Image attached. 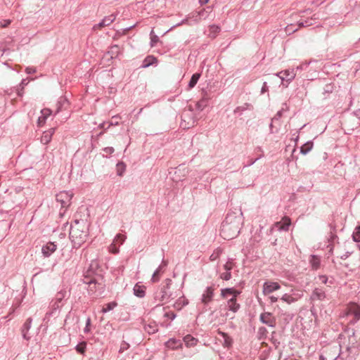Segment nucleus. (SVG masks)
<instances>
[{
  "instance_id": "obj_1",
  "label": "nucleus",
  "mask_w": 360,
  "mask_h": 360,
  "mask_svg": "<svg viewBox=\"0 0 360 360\" xmlns=\"http://www.w3.org/2000/svg\"><path fill=\"white\" fill-rule=\"evenodd\" d=\"M82 281L88 285L86 290L89 295L94 299L101 297L105 291L102 270L99 269L96 261L91 262L84 273Z\"/></svg>"
},
{
  "instance_id": "obj_2",
  "label": "nucleus",
  "mask_w": 360,
  "mask_h": 360,
  "mask_svg": "<svg viewBox=\"0 0 360 360\" xmlns=\"http://www.w3.org/2000/svg\"><path fill=\"white\" fill-rule=\"evenodd\" d=\"M243 225V217L241 210L229 212L221 224L220 234L226 240L236 238Z\"/></svg>"
},
{
  "instance_id": "obj_3",
  "label": "nucleus",
  "mask_w": 360,
  "mask_h": 360,
  "mask_svg": "<svg viewBox=\"0 0 360 360\" xmlns=\"http://www.w3.org/2000/svg\"><path fill=\"white\" fill-rule=\"evenodd\" d=\"M88 237V226L85 220L75 219L70 226V238L75 248L84 243Z\"/></svg>"
},
{
  "instance_id": "obj_4",
  "label": "nucleus",
  "mask_w": 360,
  "mask_h": 360,
  "mask_svg": "<svg viewBox=\"0 0 360 360\" xmlns=\"http://www.w3.org/2000/svg\"><path fill=\"white\" fill-rule=\"evenodd\" d=\"M68 295V292L66 289L63 288L58 291L55 297L51 300L49 304V310L46 313L44 320H49V318L55 314V312L60 309L65 304V298Z\"/></svg>"
},
{
  "instance_id": "obj_5",
  "label": "nucleus",
  "mask_w": 360,
  "mask_h": 360,
  "mask_svg": "<svg viewBox=\"0 0 360 360\" xmlns=\"http://www.w3.org/2000/svg\"><path fill=\"white\" fill-rule=\"evenodd\" d=\"M169 286L170 284L167 283V285L158 288L154 292L153 298L155 300V302H158L156 306L163 304L164 303H167L174 299L172 292L169 291Z\"/></svg>"
},
{
  "instance_id": "obj_6",
  "label": "nucleus",
  "mask_w": 360,
  "mask_h": 360,
  "mask_svg": "<svg viewBox=\"0 0 360 360\" xmlns=\"http://www.w3.org/2000/svg\"><path fill=\"white\" fill-rule=\"evenodd\" d=\"M73 197L72 191H60L56 195V199L63 208L68 207L71 204V200Z\"/></svg>"
},
{
  "instance_id": "obj_7",
  "label": "nucleus",
  "mask_w": 360,
  "mask_h": 360,
  "mask_svg": "<svg viewBox=\"0 0 360 360\" xmlns=\"http://www.w3.org/2000/svg\"><path fill=\"white\" fill-rule=\"evenodd\" d=\"M195 120L193 117L192 111H184L181 115V122L180 126L184 129H190L195 126Z\"/></svg>"
},
{
  "instance_id": "obj_8",
  "label": "nucleus",
  "mask_w": 360,
  "mask_h": 360,
  "mask_svg": "<svg viewBox=\"0 0 360 360\" xmlns=\"http://www.w3.org/2000/svg\"><path fill=\"white\" fill-rule=\"evenodd\" d=\"M282 72H284V77H281V84L285 87H288V84L295 79L296 72L294 69L285 70Z\"/></svg>"
},
{
  "instance_id": "obj_9",
  "label": "nucleus",
  "mask_w": 360,
  "mask_h": 360,
  "mask_svg": "<svg viewBox=\"0 0 360 360\" xmlns=\"http://www.w3.org/2000/svg\"><path fill=\"white\" fill-rule=\"evenodd\" d=\"M259 320L262 323H264L270 327L276 326V319L269 312L262 313L259 316Z\"/></svg>"
},
{
  "instance_id": "obj_10",
  "label": "nucleus",
  "mask_w": 360,
  "mask_h": 360,
  "mask_svg": "<svg viewBox=\"0 0 360 360\" xmlns=\"http://www.w3.org/2000/svg\"><path fill=\"white\" fill-rule=\"evenodd\" d=\"M310 299L313 302L323 301L326 299V292L322 288H316L311 292Z\"/></svg>"
},
{
  "instance_id": "obj_11",
  "label": "nucleus",
  "mask_w": 360,
  "mask_h": 360,
  "mask_svg": "<svg viewBox=\"0 0 360 360\" xmlns=\"http://www.w3.org/2000/svg\"><path fill=\"white\" fill-rule=\"evenodd\" d=\"M280 288L281 285L278 283L267 281L263 285V293L264 295H268Z\"/></svg>"
},
{
  "instance_id": "obj_12",
  "label": "nucleus",
  "mask_w": 360,
  "mask_h": 360,
  "mask_svg": "<svg viewBox=\"0 0 360 360\" xmlns=\"http://www.w3.org/2000/svg\"><path fill=\"white\" fill-rule=\"evenodd\" d=\"M213 297L214 288L212 286L207 287L202 295L201 302L206 305L212 301Z\"/></svg>"
},
{
  "instance_id": "obj_13",
  "label": "nucleus",
  "mask_w": 360,
  "mask_h": 360,
  "mask_svg": "<svg viewBox=\"0 0 360 360\" xmlns=\"http://www.w3.org/2000/svg\"><path fill=\"white\" fill-rule=\"evenodd\" d=\"M56 249L57 245L53 243L49 242L42 246L41 252L44 257H48L53 254Z\"/></svg>"
},
{
  "instance_id": "obj_14",
  "label": "nucleus",
  "mask_w": 360,
  "mask_h": 360,
  "mask_svg": "<svg viewBox=\"0 0 360 360\" xmlns=\"http://www.w3.org/2000/svg\"><path fill=\"white\" fill-rule=\"evenodd\" d=\"M116 16L114 14H111L108 16H105L99 23L94 26V29H100L105 26L110 25L115 20Z\"/></svg>"
},
{
  "instance_id": "obj_15",
  "label": "nucleus",
  "mask_w": 360,
  "mask_h": 360,
  "mask_svg": "<svg viewBox=\"0 0 360 360\" xmlns=\"http://www.w3.org/2000/svg\"><path fill=\"white\" fill-rule=\"evenodd\" d=\"M349 315H352L353 319L350 321V323H354L360 319V307L358 305H353L349 307Z\"/></svg>"
},
{
  "instance_id": "obj_16",
  "label": "nucleus",
  "mask_w": 360,
  "mask_h": 360,
  "mask_svg": "<svg viewBox=\"0 0 360 360\" xmlns=\"http://www.w3.org/2000/svg\"><path fill=\"white\" fill-rule=\"evenodd\" d=\"M201 99L197 103L196 107L199 110H203L208 103L210 96L207 91H203Z\"/></svg>"
},
{
  "instance_id": "obj_17",
  "label": "nucleus",
  "mask_w": 360,
  "mask_h": 360,
  "mask_svg": "<svg viewBox=\"0 0 360 360\" xmlns=\"http://www.w3.org/2000/svg\"><path fill=\"white\" fill-rule=\"evenodd\" d=\"M68 106H69L68 100L64 96L60 97L57 102V108H56L55 114L58 113L59 112L62 111L63 110H66L68 108Z\"/></svg>"
},
{
  "instance_id": "obj_18",
  "label": "nucleus",
  "mask_w": 360,
  "mask_h": 360,
  "mask_svg": "<svg viewBox=\"0 0 360 360\" xmlns=\"http://www.w3.org/2000/svg\"><path fill=\"white\" fill-rule=\"evenodd\" d=\"M226 307L229 311L233 313H236L240 308V305L237 302L236 298L228 299Z\"/></svg>"
},
{
  "instance_id": "obj_19",
  "label": "nucleus",
  "mask_w": 360,
  "mask_h": 360,
  "mask_svg": "<svg viewBox=\"0 0 360 360\" xmlns=\"http://www.w3.org/2000/svg\"><path fill=\"white\" fill-rule=\"evenodd\" d=\"M32 321V318H28L22 328V338L27 340H29L31 338L30 335H28V331L31 328Z\"/></svg>"
},
{
  "instance_id": "obj_20",
  "label": "nucleus",
  "mask_w": 360,
  "mask_h": 360,
  "mask_svg": "<svg viewBox=\"0 0 360 360\" xmlns=\"http://www.w3.org/2000/svg\"><path fill=\"white\" fill-rule=\"evenodd\" d=\"M54 131V128H51L48 131H44L41 137V142L44 145L48 144L51 141Z\"/></svg>"
},
{
  "instance_id": "obj_21",
  "label": "nucleus",
  "mask_w": 360,
  "mask_h": 360,
  "mask_svg": "<svg viewBox=\"0 0 360 360\" xmlns=\"http://www.w3.org/2000/svg\"><path fill=\"white\" fill-rule=\"evenodd\" d=\"M134 294L138 297L142 298L146 295V287L139 283H136L134 287Z\"/></svg>"
},
{
  "instance_id": "obj_22",
  "label": "nucleus",
  "mask_w": 360,
  "mask_h": 360,
  "mask_svg": "<svg viewBox=\"0 0 360 360\" xmlns=\"http://www.w3.org/2000/svg\"><path fill=\"white\" fill-rule=\"evenodd\" d=\"M219 335H220L223 338V345L226 347H230L233 344V339L226 333L222 331H219Z\"/></svg>"
},
{
  "instance_id": "obj_23",
  "label": "nucleus",
  "mask_w": 360,
  "mask_h": 360,
  "mask_svg": "<svg viewBox=\"0 0 360 360\" xmlns=\"http://www.w3.org/2000/svg\"><path fill=\"white\" fill-rule=\"evenodd\" d=\"M291 221L289 217H285L283 218L282 223L277 222L276 224V226H280L279 229L283 231H288L289 229V226H290Z\"/></svg>"
},
{
  "instance_id": "obj_24",
  "label": "nucleus",
  "mask_w": 360,
  "mask_h": 360,
  "mask_svg": "<svg viewBox=\"0 0 360 360\" xmlns=\"http://www.w3.org/2000/svg\"><path fill=\"white\" fill-rule=\"evenodd\" d=\"M314 143L311 141H309L302 145L300 148V153L302 155H307L313 148Z\"/></svg>"
},
{
  "instance_id": "obj_25",
  "label": "nucleus",
  "mask_w": 360,
  "mask_h": 360,
  "mask_svg": "<svg viewBox=\"0 0 360 360\" xmlns=\"http://www.w3.org/2000/svg\"><path fill=\"white\" fill-rule=\"evenodd\" d=\"M120 51L121 50L119 46L113 45L110 48V50L108 51V54L110 55L111 58H113L117 57Z\"/></svg>"
},
{
  "instance_id": "obj_26",
  "label": "nucleus",
  "mask_w": 360,
  "mask_h": 360,
  "mask_svg": "<svg viewBox=\"0 0 360 360\" xmlns=\"http://www.w3.org/2000/svg\"><path fill=\"white\" fill-rule=\"evenodd\" d=\"M157 63V59L153 56H148L143 61L142 68H148Z\"/></svg>"
},
{
  "instance_id": "obj_27",
  "label": "nucleus",
  "mask_w": 360,
  "mask_h": 360,
  "mask_svg": "<svg viewBox=\"0 0 360 360\" xmlns=\"http://www.w3.org/2000/svg\"><path fill=\"white\" fill-rule=\"evenodd\" d=\"M184 341L187 346H194L197 344L198 340L191 335H187L184 338Z\"/></svg>"
},
{
  "instance_id": "obj_28",
  "label": "nucleus",
  "mask_w": 360,
  "mask_h": 360,
  "mask_svg": "<svg viewBox=\"0 0 360 360\" xmlns=\"http://www.w3.org/2000/svg\"><path fill=\"white\" fill-rule=\"evenodd\" d=\"M200 73H195V74H193L192 75L189 82H188V88L189 89L193 88L196 85V84H197L198 79H200Z\"/></svg>"
},
{
  "instance_id": "obj_29",
  "label": "nucleus",
  "mask_w": 360,
  "mask_h": 360,
  "mask_svg": "<svg viewBox=\"0 0 360 360\" xmlns=\"http://www.w3.org/2000/svg\"><path fill=\"white\" fill-rule=\"evenodd\" d=\"M233 288H226L221 290V296L224 299H229V296L232 297Z\"/></svg>"
},
{
  "instance_id": "obj_30",
  "label": "nucleus",
  "mask_w": 360,
  "mask_h": 360,
  "mask_svg": "<svg viewBox=\"0 0 360 360\" xmlns=\"http://www.w3.org/2000/svg\"><path fill=\"white\" fill-rule=\"evenodd\" d=\"M212 11V8L210 6H207V8H202L200 11H198L200 16L202 20L206 19L209 16V13Z\"/></svg>"
},
{
  "instance_id": "obj_31",
  "label": "nucleus",
  "mask_w": 360,
  "mask_h": 360,
  "mask_svg": "<svg viewBox=\"0 0 360 360\" xmlns=\"http://www.w3.org/2000/svg\"><path fill=\"white\" fill-rule=\"evenodd\" d=\"M117 303L115 302H111L105 305V307H103L101 312L102 313H107L111 310H112L115 307H117Z\"/></svg>"
},
{
  "instance_id": "obj_32",
  "label": "nucleus",
  "mask_w": 360,
  "mask_h": 360,
  "mask_svg": "<svg viewBox=\"0 0 360 360\" xmlns=\"http://www.w3.org/2000/svg\"><path fill=\"white\" fill-rule=\"evenodd\" d=\"M311 266L314 269H318L320 266V259L316 256H311V259L310 260Z\"/></svg>"
},
{
  "instance_id": "obj_33",
  "label": "nucleus",
  "mask_w": 360,
  "mask_h": 360,
  "mask_svg": "<svg viewBox=\"0 0 360 360\" xmlns=\"http://www.w3.org/2000/svg\"><path fill=\"white\" fill-rule=\"evenodd\" d=\"M86 342H79L76 347L75 349L76 351L82 354H84L86 352Z\"/></svg>"
},
{
  "instance_id": "obj_34",
  "label": "nucleus",
  "mask_w": 360,
  "mask_h": 360,
  "mask_svg": "<svg viewBox=\"0 0 360 360\" xmlns=\"http://www.w3.org/2000/svg\"><path fill=\"white\" fill-rule=\"evenodd\" d=\"M258 338L259 340H264L266 337L268 331L265 327H260L258 329Z\"/></svg>"
},
{
  "instance_id": "obj_35",
  "label": "nucleus",
  "mask_w": 360,
  "mask_h": 360,
  "mask_svg": "<svg viewBox=\"0 0 360 360\" xmlns=\"http://www.w3.org/2000/svg\"><path fill=\"white\" fill-rule=\"evenodd\" d=\"M158 327L155 324H148L145 326V330L149 334H154L158 331Z\"/></svg>"
},
{
  "instance_id": "obj_36",
  "label": "nucleus",
  "mask_w": 360,
  "mask_h": 360,
  "mask_svg": "<svg viewBox=\"0 0 360 360\" xmlns=\"http://www.w3.org/2000/svg\"><path fill=\"white\" fill-rule=\"evenodd\" d=\"M352 238L355 242H360V226L355 228L352 234Z\"/></svg>"
},
{
  "instance_id": "obj_37",
  "label": "nucleus",
  "mask_w": 360,
  "mask_h": 360,
  "mask_svg": "<svg viewBox=\"0 0 360 360\" xmlns=\"http://www.w3.org/2000/svg\"><path fill=\"white\" fill-rule=\"evenodd\" d=\"M28 82L27 79H22L21 83L20 84V86L17 89V94L19 96H22L23 94V89L26 85H27Z\"/></svg>"
},
{
  "instance_id": "obj_38",
  "label": "nucleus",
  "mask_w": 360,
  "mask_h": 360,
  "mask_svg": "<svg viewBox=\"0 0 360 360\" xmlns=\"http://www.w3.org/2000/svg\"><path fill=\"white\" fill-rule=\"evenodd\" d=\"M333 89H334V86H333V84H326L325 86L323 87V94L324 96H326V95H328V94L332 93L333 91ZM326 98V96H324V98Z\"/></svg>"
},
{
  "instance_id": "obj_39",
  "label": "nucleus",
  "mask_w": 360,
  "mask_h": 360,
  "mask_svg": "<svg viewBox=\"0 0 360 360\" xmlns=\"http://www.w3.org/2000/svg\"><path fill=\"white\" fill-rule=\"evenodd\" d=\"M161 272H163V271H162V266H158V268L153 273L151 278L153 283L158 282L159 281V274Z\"/></svg>"
},
{
  "instance_id": "obj_40",
  "label": "nucleus",
  "mask_w": 360,
  "mask_h": 360,
  "mask_svg": "<svg viewBox=\"0 0 360 360\" xmlns=\"http://www.w3.org/2000/svg\"><path fill=\"white\" fill-rule=\"evenodd\" d=\"M189 18L195 23L200 22L202 20L198 11L191 13L189 16Z\"/></svg>"
},
{
  "instance_id": "obj_41",
  "label": "nucleus",
  "mask_w": 360,
  "mask_h": 360,
  "mask_svg": "<svg viewBox=\"0 0 360 360\" xmlns=\"http://www.w3.org/2000/svg\"><path fill=\"white\" fill-rule=\"evenodd\" d=\"M312 19H307L305 20H300L297 22L298 27H309L312 25L311 22Z\"/></svg>"
},
{
  "instance_id": "obj_42",
  "label": "nucleus",
  "mask_w": 360,
  "mask_h": 360,
  "mask_svg": "<svg viewBox=\"0 0 360 360\" xmlns=\"http://www.w3.org/2000/svg\"><path fill=\"white\" fill-rule=\"evenodd\" d=\"M281 300L288 304H291L296 301V299H295L292 295L288 294H284L282 296Z\"/></svg>"
},
{
  "instance_id": "obj_43",
  "label": "nucleus",
  "mask_w": 360,
  "mask_h": 360,
  "mask_svg": "<svg viewBox=\"0 0 360 360\" xmlns=\"http://www.w3.org/2000/svg\"><path fill=\"white\" fill-rule=\"evenodd\" d=\"M117 174L119 176H122L124 171L125 170V165L124 162H118L117 164Z\"/></svg>"
},
{
  "instance_id": "obj_44",
  "label": "nucleus",
  "mask_w": 360,
  "mask_h": 360,
  "mask_svg": "<svg viewBox=\"0 0 360 360\" xmlns=\"http://www.w3.org/2000/svg\"><path fill=\"white\" fill-rule=\"evenodd\" d=\"M42 118L44 120H46L49 116H50L52 113V111L49 108H44L41 111Z\"/></svg>"
},
{
  "instance_id": "obj_45",
  "label": "nucleus",
  "mask_w": 360,
  "mask_h": 360,
  "mask_svg": "<svg viewBox=\"0 0 360 360\" xmlns=\"http://www.w3.org/2000/svg\"><path fill=\"white\" fill-rule=\"evenodd\" d=\"M125 239H126L125 236L119 233L115 236V238L113 240V243H115L119 242L120 244H122Z\"/></svg>"
},
{
  "instance_id": "obj_46",
  "label": "nucleus",
  "mask_w": 360,
  "mask_h": 360,
  "mask_svg": "<svg viewBox=\"0 0 360 360\" xmlns=\"http://www.w3.org/2000/svg\"><path fill=\"white\" fill-rule=\"evenodd\" d=\"M250 107H252V105L250 104V103H245L242 106H238L237 107L235 110H234V112L236 113L238 112V111H244V110H248Z\"/></svg>"
},
{
  "instance_id": "obj_47",
  "label": "nucleus",
  "mask_w": 360,
  "mask_h": 360,
  "mask_svg": "<svg viewBox=\"0 0 360 360\" xmlns=\"http://www.w3.org/2000/svg\"><path fill=\"white\" fill-rule=\"evenodd\" d=\"M220 278L224 281H229L231 278V274L230 271H226L221 274Z\"/></svg>"
},
{
  "instance_id": "obj_48",
  "label": "nucleus",
  "mask_w": 360,
  "mask_h": 360,
  "mask_svg": "<svg viewBox=\"0 0 360 360\" xmlns=\"http://www.w3.org/2000/svg\"><path fill=\"white\" fill-rule=\"evenodd\" d=\"M118 124V122H110V123H102L100 127L101 128H103V129H108L110 126L112 125H117Z\"/></svg>"
},
{
  "instance_id": "obj_49",
  "label": "nucleus",
  "mask_w": 360,
  "mask_h": 360,
  "mask_svg": "<svg viewBox=\"0 0 360 360\" xmlns=\"http://www.w3.org/2000/svg\"><path fill=\"white\" fill-rule=\"evenodd\" d=\"M275 333H276L275 332L272 333V337L271 338V341L272 344L275 346V347L278 348L280 345V342L277 339L274 338V335Z\"/></svg>"
},
{
  "instance_id": "obj_50",
  "label": "nucleus",
  "mask_w": 360,
  "mask_h": 360,
  "mask_svg": "<svg viewBox=\"0 0 360 360\" xmlns=\"http://www.w3.org/2000/svg\"><path fill=\"white\" fill-rule=\"evenodd\" d=\"M91 325V319L89 317L87 319H86V326L84 329V332L85 333H87L89 332L90 330V328H89V326Z\"/></svg>"
},
{
  "instance_id": "obj_51",
  "label": "nucleus",
  "mask_w": 360,
  "mask_h": 360,
  "mask_svg": "<svg viewBox=\"0 0 360 360\" xmlns=\"http://www.w3.org/2000/svg\"><path fill=\"white\" fill-rule=\"evenodd\" d=\"M224 269L226 271H230L232 268H233V264H232V262L229 261L227 262L224 266Z\"/></svg>"
},
{
  "instance_id": "obj_52",
  "label": "nucleus",
  "mask_w": 360,
  "mask_h": 360,
  "mask_svg": "<svg viewBox=\"0 0 360 360\" xmlns=\"http://www.w3.org/2000/svg\"><path fill=\"white\" fill-rule=\"evenodd\" d=\"M282 116V110H279L277 112V113L275 115V116L271 119L272 122H276L278 121Z\"/></svg>"
},
{
  "instance_id": "obj_53",
  "label": "nucleus",
  "mask_w": 360,
  "mask_h": 360,
  "mask_svg": "<svg viewBox=\"0 0 360 360\" xmlns=\"http://www.w3.org/2000/svg\"><path fill=\"white\" fill-rule=\"evenodd\" d=\"M103 152L107 155H110L114 153L115 150L112 147H105L103 149Z\"/></svg>"
},
{
  "instance_id": "obj_54",
  "label": "nucleus",
  "mask_w": 360,
  "mask_h": 360,
  "mask_svg": "<svg viewBox=\"0 0 360 360\" xmlns=\"http://www.w3.org/2000/svg\"><path fill=\"white\" fill-rule=\"evenodd\" d=\"M165 316L170 319L171 320H174L176 317V314L172 311H169V312H166L165 314Z\"/></svg>"
},
{
  "instance_id": "obj_55",
  "label": "nucleus",
  "mask_w": 360,
  "mask_h": 360,
  "mask_svg": "<svg viewBox=\"0 0 360 360\" xmlns=\"http://www.w3.org/2000/svg\"><path fill=\"white\" fill-rule=\"evenodd\" d=\"M11 21L10 20H3L0 21V26L2 27H6L11 24Z\"/></svg>"
},
{
  "instance_id": "obj_56",
  "label": "nucleus",
  "mask_w": 360,
  "mask_h": 360,
  "mask_svg": "<svg viewBox=\"0 0 360 360\" xmlns=\"http://www.w3.org/2000/svg\"><path fill=\"white\" fill-rule=\"evenodd\" d=\"M319 281L322 283H324V284H326L327 282H328V277L325 275H321V276H319Z\"/></svg>"
},
{
  "instance_id": "obj_57",
  "label": "nucleus",
  "mask_w": 360,
  "mask_h": 360,
  "mask_svg": "<svg viewBox=\"0 0 360 360\" xmlns=\"http://www.w3.org/2000/svg\"><path fill=\"white\" fill-rule=\"evenodd\" d=\"M241 293L240 290H236L233 288V294L231 298H236L237 300L238 296Z\"/></svg>"
},
{
  "instance_id": "obj_58",
  "label": "nucleus",
  "mask_w": 360,
  "mask_h": 360,
  "mask_svg": "<svg viewBox=\"0 0 360 360\" xmlns=\"http://www.w3.org/2000/svg\"><path fill=\"white\" fill-rule=\"evenodd\" d=\"M268 90H269V89H268L267 84H266V82H264L263 83V86H262V89H261V94H263L267 92Z\"/></svg>"
},
{
  "instance_id": "obj_59",
  "label": "nucleus",
  "mask_w": 360,
  "mask_h": 360,
  "mask_svg": "<svg viewBox=\"0 0 360 360\" xmlns=\"http://www.w3.org/2000/svg\"><path fill=\"white\" fill-rule=\"evenodd\" d=\"M352 254V252L347 251L345 254L340 256L341 259H347Z\"/></svg>"
},
{
  "instance_id": "obj_60",
  "label": "nucleus",
  "mask_w": 360,
  "mask_h": 360,
  "mask_svg": "<svg viewBox=\"0 0 360 360\" xmlns=\"http://www.w3.org/2000/svg\"><path fill=\"white\" fill-rule=\"evenodd\" d=\"M309 64V63H302L301 65H298L296 69H297V70H304L307 67V65Z\"/></svg>"
},
{
  "instance_id": "obj_61",
  "label": "nucleus",
  "mask_w": 360,
  "mask_h": 360,
  "mask_svg": "<svg viewBox=\"0 0 360 360\" xmlns=\"http://www.w3.org/2000/svg\"><path fill=\"white\" fill-rule=\"evenodd\" d=\"M176 341L174 340H170L167 342V345H168V347H176Z\"/></svg>"
},
{
  "instance_id": "obj_62",
  "label": "nucleus",
  "mask_w": 360,
  "mask_h": 360,
  "mask_svg": "<svg viewBox=\"0 0 360 360\" xmlns=\"http://www.w3.org/2000/svg\"><path fill=\"white\" fill-rule=\"evenodd\" d=\"M210 30L212 32H219L220 28L217 25H212L210 27Z\"/></svg>"
},
{
  "instance_id": "obj_63",
  "label": "nucleus",
  "mask_w": 360,
  "mask_h": 360,
  "mask_svg": "<svg viewBox=\"0 0 360 360\" xmlns=\"http://www.w3.org/2000/svg\"><path fill=\"white\" fill-rule=\"evenodd\" d=\"M167 264H168L167 261L164 260V259L162 260L161 264L159 266H162V271H164V269L167 266Z\"/></svg>"
},
{
  "instance_id": "obj_64",
  "label": "nucleus",
  "mask_w": 360,
  "mask_h": 360,
  "mask_svg": "<svg viewBox=\"0 0 360 360\" xmlns=\"http://www.w3.org/2000/svg\"><path fill=\"white\" fill-rule=\"evenodd\" d=\"M26 72L27 74H32V73L35 72V68H26Z\"/></svg>"
}]
</instances>
